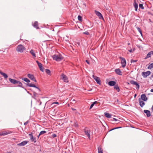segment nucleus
<instances>
[{"mask_svg": "<svg viewBox=\"0 0 153 153\" xmlns=\"http://www.w3.org/2000/svg\"><path fill=\"white\" fill-rule=\"evenodd\" d=\"M84 131L85 133V134L87 135V136L88 137L89 139H90V132L91 131L90 130H89L88 129V128L86 127L85 128Z\"/></svg>", "mask_w": 153, "mask_h": 153, "instance_id": "nucleus-4", "label": "nucleus"}, {"mask_svg": "<svg viewBox=\"0 0 153 153\" xmlns=\"http://www.w3.org/2000/svg\"><path fill=\"white\" fill-rule=\"evenodd\" d=\"M95 13L99 17L100 19H103V18L101 13L99 11L95 10Z\"/></svg>", "mask_w": 153, "mask_h": 153, "instance_id": "nucleus-7", "label": "nucleus"}, {"mask_svg": "<svg viewBox=\"0 0 153 153\" xmlns=\"http://www.w3.org/2000/svg\"><path fill=\"white\" fill-rule=\"evenodd\" d=\"M30 53L34 57H36V54L33 50H31L30 51Z\"/></svg>", "mask_w": 153, "mask_h": 153, "instance_id": "nucleus-25", "label": "nucleus"}, {"mask_svg": "<svg viewBox=\"0 0 153 153\" xmlns=\"http://www.w3.org/2000/svg\"><path fill=\"white\" fill-rule=\"evenodd\" d=\"M134 51V48L133 50H132V49H130L129 50H128V51L130 52L131 53L133 51Z\"/></svg>", "mask_w": 153, "mask_h": 153, "instance_id": "nucleus-42", "label": "nucleus"}, {"mask_svg": "<svg viewBox=\"0 0 153 153\" xmlns=\"http://www.w3.org/2000/svg\"><path fill=\"white\" fill-rule=\"evenodd\" d=\"M152 68H153V63L149 64L148 67V69H151Z\"/></svg>", "mask_w": 153, "mask_h": 153, "instance_id": "nucleus-30", "label": "nucleus"}, {"mask_svg": "<svg viewBox=\"0 0 153 153\" xmlns=\"http://www.w3.org/2000/svg\"><path fill=\"white\" fill-rule=\"evenodd\" d=\"M71 100L72 101V102H75V100L74 99H71Z\"/></svg>", "mask_w": 153, "mask_h": 153, "instance_id": "nucleus-50", "label": "nucleus"}, {"mask_svg": "<svg viewBox=\"0 0 153 153\" xmlns=\"http://www.w3.org/2000/svg\"><path fill=\"white\" fill-rule=\"evenodd\" d=\"M120 59L121 60V64L122 65V66L123 68H124L126 65V61L125 59L122 57H120Z\"/></svg>", "mask_w": 153, "mask_h": 153, "instance_id": "nucleus-5", "label": "nucleus"}, {"mask_svg": "<svg viewBox=\"0 0 153 153\" xmlns=\"http://www.w3.org/2000/svg\"><path fill=\"white\" fill-rule=\"evenodd\" d=\"M29 135L30 137V140L32 142H33L34 143H36V138L35 137H33L32 133L29 134Z\"/></svg>", "mask_w": 153, "mask_h": 153, "instance_id": "nucleus-8", "label": "nucleus"}, {"mask_svg": "<svg viewBox=\"0 0 153 153\" xmlns=\"http://www.w3.org/2000/svg\"><path fill=\"white\" fill-rule=\"evenodd\" d=\"M65 88L64 87H60L59 88V90L60 92H63L64 91Z\"/></svg>", "mask_w": 153, "mask_h": 153, "instance_id": "nucleus-26", "label": "nucleus"}, {"mask_svg": "<svg viewBox=\"0 0 153 153\" xmlns=\"http://www.w3.org/2000/svg\"><path fill=\"white\" fill-rule=\"evenodd\" d=\"M133 6L135 8V10L136 11H137L138 7V5L137 3H136L135 0H134V3L133 4Z\"/></svg>", "mask_w": 153, "mask_h": 153, "instance_id": "nucleus-18", "label": "nucleus"}, {"mask_svg": "<svg viewBox=\"0 0 153 153\" xmlns=\"http://www.w3.org/2000/svg\"><path fill=\"white\" fill-rule=\"evenodd\" d=\"M83 33H84L85 34L87 35H88L89 34V33L88 31H86V32Z\"/></svg>", "mask_w": 153, "mask_h": 153, "instance_id": "nucleus-45", "label": "nucleus"}, {"mask_svg": "<svg viewBox=\"0 0 153 153\" xmlns=\"http://www.w3.org/2000/svg\"><path fill=\"white\" fill-rule=\"evenodd\" d=\"M36 62L37 63L40 70L42 72L43 71L44 68L42 66V65L41 63L39 62L38 61H36Z\"/></svg>", "mask_w": 153, "mask_h": 153, "instance_id": "nucleus-6", "label": "nucleus"}, {"mask_svg": "<svg viewBox=\"0 0 153 153\" xmlns=\"http://www.w3.org/2000/svg\"><path fill=\"white\" fill-rule=\"evenodd\" d=\"M22 79L27 82H30V80L27 78H23Z\"/></svg>", "mask_w": 153, "mask_h": 153, "instance_id": "nucleus-28", "label": "nucleus"}, {"mask_svg": "<svg viewBox=\"0 0 153 153\" xmlns=\"http://www.w3.org/2000/svg\"><path fill=\"white\" fill-rule=\"evenodd\" d=\"M136 96H137V94H135V95H134V97L135 98L136 97Z\"/></svg>", "mask_w": 153, "mask_h": 153, "instance_id": "nucleus-54", "label": "nucleus"}, {"mask_svg": "<svg viewBox=\"0 0 153 153\" xmlns=\"http://www.w3.org/2000/svg\"><path fill=\"white\" fill-rule=\"evenodd\" d=\"M141 100H143V101H146L147 100V98L145 94L141 95Z\"/></svg>", "mask_w": 153, "mask_h": 153, "instance_id": "nucleus-15", "label": "nucleus"}, {"mask_svg": "<svg viewBox=\"0 0 153 153\" xmlns=\"http://www.w3.org/2000/svg\"><path fill=\"white\" fill-rule=\"evenodd\" d=\"M137 28L138 31L140 33V34L142 35V31L139 27H137Z\"/></svg>", "mask_w": 153, "mask_h": 153, "instance_id": "nucleus-36", "label": "nucleus"}, {"mask_svg": "<svg viewBox=\"0 0 153 153\" xmlns=\"http://www.w3.org/2000/svg\"><path fill=\"white\" fill-rule=\"evenodd\" d=\"M98 153H103V150L102 148L100 146H99L98 148Z\"/></svg>", "mask_w": 153, "mask_h": 153, "instance_id": "nucleus-24", "label": "nucleus"}, {"mask_svg": "<svg viewBox=\"0 0 153 153\" xmlns=\"http://www.w3.org/2000/svg\"><path fill=\"white\" fill-rule=\"evenodd\" d=\"M139 7L142 9H144V7L143 6V4H139Z\"/></svg>", "mask_w": 153, "mask_h": 153, "instance_id": "nucleus-38", "label": "nucleus"}, {"mask_svg": "<svg viewBox=\"0 0 153 153\" xmlns=\"http://www.w3.org/2000/svg\"><path fill=\"white\" fill-rule=\"evenodd\" d=\"M129 83L130 84L132 85H135L136 86H139V85H138V83L137 82L134 80H132L130 81Z\"/></svg>", "mask_w": 153, "mask_h": 153, "instance_id": "nucleus-16", "label": "nucleus"}, {"mask_svg": "<svg viewBox=\"0 0 153 153\" xmlns=\"http://www.w3.org/2000/svg\"><path fill=\"white\" fill-rule=\"evenodd\" d=\"M28 123H29V121L28 120L24 123V125H25V126Z\"/></svg>", "mask_w": 153, "mask_h": 153, "instance_id": "nucleus-46", "label": "nucleus"}, {"mask_svg": "<svg viewBox=\"0 0 153 153\" xmlns=\"http://www.w3.org/2000/svg\"><path fill=\"white\" fill-rule=\"evenodd\" d=\"M28 143V141H24L21 142L20 143L17 144V145L19 146H23L26 144Z\"/></svg>", "mask_w": 153, "mask_h": 153, "instance_id": "nucleus-12", "label": "nucleus"}, {"mask_svg": "<svg viewBox=\"0 0 153 153\" xmlns=\"http://www.w3.org/2000/svg\"><path fill=\"white\" fill-rule=\"evenodd\" d=\"M137 60H133L132 59L131 60V63L135 62H137Z\"/></svg>", "mask_w": 153, "mask_h": 153, "instance_id": "nucleus-40", "label": "nucleus"}, {"mask_svg": "<svg viewBox=\"0 0 153 153\" xmlns=\"http://www.w3.org/2000/svg\"><path fill=\"white\" fill-rule=\"evenodd\" d=\"M41 104H42V102H41V101H40V103H39V105H41Z\"/></svg>", "mask_w": 153, "mask_h": 153, "instance_id": "nucleus-53", "label": "nucleus"}, {"mask_svg": "<svg viewBox=\"0 0 153 153\" xmlns=\"http://www.w3.org/2000/svg\"><path fill=\"white\" fill-rule=\"evenodd\" d=\"M153 55V51L149 52L147 55L146 57L144 58L145 59H147L151 57V55Z\"/></svg>", "mask_w": 153, "mask_h": 153, "instance_id": "nucleus-14", "label": "nucleus"}, {"mask_svg": "<svg viewBox=\"0 0 153 153\" xmlns=\"http://www.w3.org/2000/svg\"><path fill=\"white\" fill-rule=\"evenodd\" d=\"M33 26L36 29H39V28L38 26V22L37 21H35L33 24H32Z\"/></svg>", "mask_w": 153, "mask_h": 153, "instance_id": "nucleus-13", "label": "nucleus"}, {"mask_svg": "<svg viewBox=\"0 0 153 153\" xmlns=\"http://www.w3.org/2000/svg\"><path fill=\"white\" fill-rule=\"evenodd\" d=\"M92 89L91 88L90 89H87V90H88V91H91V90H92Z\"/></svg>", "mask_w": 153, "mask_h": 153, "instance_id": "nucleus-55", "label": "nucleus"}, {"mask_svg": "<svg viewBox=\"0 0 153 153\" xmlns=\"http://www.w3.org/2000/svg\"><path fill=\"white\" fill-rule=\"evenodd\" d=\"M27 76L31 80L34 81L35 82L36 81V80L34 77V75L33 74H28L27 75Z\"/></svg>", "mask_w": 153, "mask_h": 153, "instance_id": "nucleus-11", "label": "nucleus"}, {"mask_svg": "<svg viewBox=\"0 0 153 153\" xmlns=\"http://www.w3.org/2000/svg\"><path fill=\"white\" fill-rule=\"evenodd\" d=\"M121 128V127H116V128H113L112 129H111L110 131H112V130H114L115 129H117V128Z\"/></svg>", "mask_w": 153, "mask_h": 153, "instance_id": "nucleus-44", "label": "nucleus"}, {"mask_svg": "<svg viewBox=\"0 0 153 153\" xmlns=\"http://www.w3.org/2000/svg\"><path fill=\"white\" fill-rule=\"evenodd\" d=\"M59 104V102H53L52 103V104Z\"/></svg>", "mask_w": 153, "mask_h": 153, "instance_id": "nucleus-49", "label": "nucleus"}, {"mask_svg": "<svg viewBox=\"0 0 153 153\" xmlns=\"http://www.w3.org/2000/svg\"><path fill=\"white\" fill-rule=\"evenodd\" d=\"M52 58L56 61H60L63 59V57L59 54L57 55L56 54L53 55Z\"/></svg>", "mask_w": 153, "mask_h": 153, "instance_id": "nucleus-2", "label": "nucleus"}, {"mask_svg": "<svg viewBox=\"0 0 153 153\" xmlns=\"http://www.w3.org/2000/svg\"><path fill=\"white\" fill-rule=\"evenodd\" d=\"M26 50L25 48L22 45L20 44L18 45L16 51L18 53H22Z\"/></svg>", "mask_w": 153, "mask_h": 153, "instance_id": "nucleus-1", "label": "nucleus"}, {"mask_svg": "<svg viewBox=\"0 0 153 153\" xmlns=\"http://www.w3.org/2000/svg\"><path fill=\"white\" fill-rule=\"evenodd\" d=\"M150 91H151V92H153V89H151Z\"/></svg>", "mask_w": 153, "mask_h": 153, "instance_id": "nucleus-52", "label": "nucleus"}, {"mask_svg": "<svg viewBox=\"0 0 153 153\" xmlns=\"http://www.w3.org/2000/svg\"><path fill=\"white\" fill-rule=\"evenodd\" d=\"M9 80L10 82L12 83L13 84H17L18 85V86H22L23 85L21 82L19 81H17L15 79H13L11 78L9 79Z\"/></svg>", "mask_w": 153, "mask_h": 153, "instance_id": "nucleus-3", "label": "nucleus"}, {"mask_svg": "<svg viewBox=\"0 0 153 153\" xmlns=\"http://www.w3.org/2000/svg\"><path fill=\"white\" fill-rule=\"evenodd\" d=\"M8 134V133H7V132H6L5 131H4L3 132H1L0 133V136H4Z\"/></svg>", "mask_w": 153, "mask_h": 153, "instance_id": "nucleus-29", "label": "nucleus"}, {"mask_svg": "<svg viewBox=\"0 0 153 153\" xmlns=\"http://www.w3.org/2000/svg\"><path fill=\"white\" fill-rule=\"evenodd\" d=\"M72 109L73 110H75V109H74V108H72Z\"/></svg>", "mask_w": 153, "mask_h": 153, "instance_id": "nucleus-56", "label": "nucleus"}, {"mask_svg": "<svg viewBox=\"0 0 153 153\" xmlns=\"http://www.w3.org/2000/svg\"><path fill=\"white\" fill-rule=\"evenodd\" d=\"M112 120H114L115 121H117V120L116 119V118H113V119Z\"/></svg>", "mask_w": 153, "mask_h": 153, "instance_id": "nucleus-47", "label": "nucleus"}, {"mask_svg": "<svg viewBox=\"0 0 153 153\" xmlns=\"http://www.w3.org/2000/svg\"><path fill=\"white\" fill-rule=\"evenodd\" d=\"M151 73V72L149 71H148L146 72H143L142 73V75L144 77H146L149 75Z\"/></svg>", "mask_w": 153, "mask_h": 153, "instance_id": "nucleus-9", "label": "nucleus"}, {"mask_svg": "<svg viewBox=\"0 0 153 153\" xmlns=\"http://www.w3.org/2000/svg\"><path fill=\"white\" fill-rule=\"evenodd\" d=\"M116 84L115 82L114 81H110L108 83V84L110 86H114Z\"/></svg>", "mask_w": 153, "mask_h": 153, "instance_id": "nucleus-21", "label": "nucleus"}, {"mask_svg": "<svg viewBox=\"0 0 153 153\" xmlns=\"http://www.w3.org/2000/svg\"><path fill=\"white\" fill-rule=\"evenodd\" d=\"M104 114L105 117H106L110 118L111 117V115L107 113H105Z\"/></svg>", "mask_w": 153, "mask_h": 153, "instance_id": "nucleus-27", "label": "nucleus"}, {"mask_svg": "<svg viewBox=\"0 0 153 153\" xmlns=\"http://www.w3.org/2000/svg\"><path fill=\"white\" fill-rule=\"evenodd\" d=\"M46 73L49 75H51V71L50 70L48 69H46L45 70Z\"/></svg>", "mask_w": 153, "mask_h": 153, "instance_id": "nucleus-31", "label": "nucleus"}, {"mask_svg": "<svg viewBox=\"0 0 153 153\" xmlns=\"http://www.w3.org/2000/svg\"><path fill=\"white\" fill-rule=\"evenodd\" d=\"M85 62L87 63H88V64H90V63H89V61L88 60H86L85 61Z\"/></svg>", "mask_w": 153, "mask_h": 153, "instance_id": "nucleus-48", "label": "nucleus"}, {"mask_svg": "<svg viewBox=\"0 0 153 153\" xmlns=\"http://www.w3.org/2000/svg\"><path fill=\"white\" fill-rule=\"evenodd\" d=\"M27 85V86H36V85L33 84H31V83H28L26 84Z\"/></svg>", "mask_w": 153, "mask_h": 153, "instance_id": "nucleus-39", "label": "nucleus"}, {"mask_svg": "<svg viewBox=\"0 0 153 153\" xmlns=\"http://www.w3.org/2000/svg\"><path fill=\"white\" fill-rule=\"evenodd\" d=\"M52 137L53 138L55 137H56V135L55 134H53L52 135Z\"/></svg>", "mask_w": 153, "mask_h": 153, "instance_id": "nucleus-43", "label": "nucleus"}, {"mask_svg": "<svg viewBox=\"0 0 153 153\" xmlns=\"http://www.w3.org/2000/svg\"><path fill=\"white\" fill-rule=\"evenodd\" d=\"M97 103V101H95V102H93L91 105L90 106V108H89V109H91L92 107H93L94 106V105L95 104H96V103Z\"/></svg>", "mask_w": 153, "mask_h": 153, "instance_id": "nucleus-32", "label": "nucleus"}, {"mask_svg": "<svg viewBox=\"0 0 153 153\" xmlns=\"http://www.w3.org/2000/svg\"><path fill=\"white\" fill-rule=\"evenodd\" d=\"M82 17L80 15H79L78 16V20L80 21H81L82 20Z\"/></svg>", "mask_w": 153, "mask_h": 153, "instance_id": "nucleus-37", "label": "nucleus"}, {"mask_svg": "<svg viewBox=\"0 0 153 153\" xmlns=\"http://www.w3.org/2000/svg\"><path fill=\"white\" fill-rule=\"evenodd\" d=\"M98 79H96L95 80L98 84L99 85H100L101 83V81L100 80V78L99 77H98Z\"/></svg>", "mask_w": 153, "mask_h": 153, "instance_id": "nucleus-23", "label": "nucleus"}, {"mask_svg": "<svg viewBox=\"0 0 153 153\" xmlns=\"http://www.w3.org/2000/svg\"><path fill=\"white\" fill-rule=\"evenodd\" d=\"M0 74L4 77L5 79H7L8 77L7 75L5 73H3L0 71Z\"/></svg>", "mask_w": 153, "mask_h": 153, "instance_id": "nucleus-22", "label": "nucleus"}, {"mask_svg": "<svg viewBox=\"0 0 153 153\" xmlns=\"http://www.w3.org/2000/svg\"><path fill=\"white\" fill-rule=\"evenodd\" d=\"M146 114L147 117H149L150 116V112L148 110H145L143 111Z\"/></svg>", "mask_w": 153, "mask_h": 153, "instance_id": "nucleus-17", "label": "nucleus"}, {"mask_svg": "<svg viewBox=\"0 0 153 153\" xmlns=\"http://www.w3.org/2000/svg\"><path fill=\"white\" fill-rule=\"evenodd\" d=\"M130 43H128V45H130Z\"/></svg>", "mask_w": 153, "mask_h": 153, "instance_id": "nucleus-57", "label": "nucleus"}, {"mask_svg": "<svg viewBox=\"0 0 153 153\" xmlns=\"http://www.w3.org/2000/svg\"><path fill=\"white\" fill-rule=\"evenodd\" d=\"M114 89H115L118 92L120 91V89L119 87H114Z\"/></svg>", "mask_w": 153, "mask_h": 153, "instance_id": "nucleus-35", "label": "nucleus"}, {"mask_svg": "<svg viewBox=\"0 0 153 153\" xmlns=\"http://www.w3.org/2000/svg\"><path fill=\"white\" fill-rule=\"evenodd\" d=\"M92 77H93V78L95 79V80H96V79H98V77L96 76H94V75H93L92 76Z\"/></svg>", "mask_w": 153, "mask_h": 153, "instance_id": "nucleus-41", "label": "nucleus"}, {"mask_svg": "<svg viewBox=\"0 0 153 153\" xmlns=\"http://www.w3.org/2000/svg\"><path fill=\"white\" fill-rule=\"evenodd\" d=\"M115 73L117 74L121 75L122 74V72L119 69H116L115 70Z\"/></svg>", "mask_w": 153, "mask_h": 153, "instance_id": "nucleus-20", "label": "nucleus"}, {"mask_svg": "<svg viewBox=\"0 0 153 153\" xmlns=\"http://www.w3.org/2000/svg\"><path fill=\"white\" fill-rule=\"evenodd\" d=\"M139 100L140 106L141 107H143V106L145 105V103L144 102L141 100L140 98H139Z\"/></svg>", "mask_w": 153, "mask_h": 153, "instance_id": "nucleus-19", "label": "nucleus"}, {"mask_svg": "<svg viewBox=\"0 0 153 153\" xmlns=\"http://www.w3.org/2000/svg\"><path fill=\"white\" fill-rule=\"evenodd\" d=\"M46 132V131H41L40 132L38 136V137H39L40 135L43 134L45 133Z\"/></svg>", "mask_w": 153, "mask_h": 153, "instance_id": "nucleus-33", "label": "nucleus"}, {"mask_svg": "<svg viewBox=\"0 0 153 153\" xmlns=\"http://www.w3.org/2000/svg\"><path fill=\"white\" fill-rule=\"evenodd\" d=\"M62 78V80L65 82H68V79L67 76L64 74L61 75Z\"/></svg>", "mask_w": 153, "mask_h": 153, "instance_id": "nucleus-10", "label": "nucleus"}, {"mask_svg": "<svg viewBox=\"0 0 153 153\" xmlns=\"http://www.w3.org/2000/svg\"><path fill=\"white\" fill-rule=\"evenodd\" d=\"M152 76L153 77V75Z\"/></svg>", "mask_w": 153, "mask_h": 153, "instance_id": "nucleus-58", "label": "nucleus"}, {"mask_svg": "<svg viewBox=\"0 0 153 153\" xmlns=\"http://www.w3.org/2000/svg\"><path fill=\"white\" fill-rule=\"evenodd\" d=\"M139 87H136V89L138 90V89H139Z\"/></svg>", "mask_w": 153, "mask_h": 153, "instance_id": "nucleus-51", "label": "nucleus"}, {"mask_svg": "<svg viewBox=\"0 0 153 153\" xmlns=\"http://www.w3.org/2000/svg\"><path fill=\"white\" fill-rule=\"evenodd\" d=\"M32 87L35 88L36 89V91L37 92L38 91H40V89L38 87Z\"/></svg>", "mask_w": 153, "mask_h": 153, "instance_id": "nucleus-34", "label": "nucleus"}]
</instances>
